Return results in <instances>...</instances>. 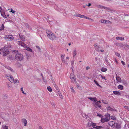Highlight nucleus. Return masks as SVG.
<instances>
[{
    "label": "nucleus",
    "mask_w": 129,
    "mask_h": 129,
    "mask_svg": "<svg viewBox=\"0 0 129 129\" xmlns=\"http://www.w3.org/2000/svg\"><path fill=\"white\" fill-rule=\"evenodd\" d=\"M113 93L116 95H120L121 93L120 92L117 91H113Z\"/></svg>",
    "instance_id": "nucleus-14"
},
{
    "label": "nucleus",
    "mask_w": 129,
    "mask_h": 129,
    "mask_svg": "<svg viewBox=\"0 0 129 129\" xmlns=\"http://www.w3.org/2000/svg\"><path fill=\"white\" fill-rule=\"evenodd\" d=\"M47 89L50 92H51L52 91V89L51 87L50 86L47 87Z\"/></svg>",
    "instance_id": "nucleus-30"
},
{
    "label": "nucleus",
    "mask_w": 129,
    "mask_h": 129,
    "mask_svg": "<svg viewBox=\"0 0 129 129\" xmlns=\"http://www.w3.org/2000/svg\"><path fill=\"white\" fill-rule=\"evenodd\" d=\"M101 78H102V79H105V77L103 76H101Z\"/></svg>",
    "instance_id": "nucleus-54"
},
{
    "label": "nucleus",
    "mask_w": 129,
    "mask_h": 129,
    "mask_svg": "<svg viewBox=\"0 0 129 129\" xmlns=\"http://www.w3.org/2000/svg\"><path fill=\"white\" fill-rule=\"evenodd\" d=\"M96 124L95 123H94L93 122H92V126L94 127H95V126H96Z\"/></svg>",
    "instance_id": "nucleus-43"
},
{
    "label": "nucleus",
    "mask_w": 129,
    "mask_h": 129,
    "mask_svg": "<svg viewBox=\"0 0 129 129\" xmlns=\"http://www.w3.org/2000/svg\"><path fill=\"white\" fill-rule=\"evenodd\" d=\"M94 81L95 83L98 86H100V85L99 84L98 82L97 81H96L95 80H94Z\"/></svg>",
    "instance_id": "nucleus-34"
},
{
    "label": "nucleus",
    "mask_w": 129,
    "mask_h": 129,
    "mask_svg": "<svg viewBox=\"0 0 129 129\" xmlns=\"http://www.w3.org/2000/svg\"><path fill=\"white\" fill-rule=\"evenodd\" d=\"M3 127L4 129H8V127L6 125H3Z\"/></svg>",
    "instance_id": "nucleus-38"
},
{
    "label": "nucleus",
    "mask_w": 129,
    "mask_h": 129,
    "mask_svg": "<svg viewBox=\"0 0 129 129\" xmlns=\"http://www.w3.org/2000/svg\"><path fill=\"white\" fill-rule=\"evenodd\" d=\"M51 31L49 30H46V33H47V36L48 37V36H49V34H50V32H51Z\"/></svg>",
    "instance_id": "nucleus-20"
},
{
    "label": "nucleus",
    "mask_w": 129,
    "mask_h": 129,
    "mask_svg": "<svg viewBox=\"0 0 129 129\" xmlns=\"http://www.w3.org/2000/svg\"><path fill=\"white\" fill-rule=\"evenodd\" d=\"M3 56H5L7 55L9 53V51H6L5 50H4L3 51Z\"/></svg>",
    "instance_id": "nucleus-15"
},
{
    "label": "nucleus",
    "mask_w": 129,
    "mask_h": 129,
    "mask_svg": "<svg viewBox=\"0 0 129 129\" xmlns=\"http://www.w3.org/2000/svg\"><path fill=\"white\" fill-rule=\"evenodd\" d=\"M100 46L98 45H96V47L95 48V50L99 52L100 51Z\"/></svg>",
    "instance_id": "nucleus-16"
},
{
    "label": "nucleus",
    "mask_w": 129,
    "mask_h": 129,
    "mask_svg": "<svg viewBox=\"0 0 129 129\" xmlns=\"http://www.w3.org/2000/svg\"><path fill=\"white\" fill-rule=\"evenodd\" d=\"M70 78L72 81H73L74 82H75L76 81V80L75 78V76L74 74L71 73L70 74Z\"/></svg>",
    "instance_id": "nucleus-6"
},
{
    "label": "nucleus",
    "mask_w": 129,
    "mask_h": 129,
    "mask_svg": "<svg viewBox=\"0 0 129 129\" xmlns=\"http://www.w3.org/2000/svg\"><path fill=\"white\" fill-rule=\"evenodd\" d=\"M90 69V68L88 66V67H86V70H88V69Z\"/></svg>",
    "instance_id": "nucleus-60"
},
{
    "label": "nucleus",
    "mask_w": 129,
    "mask_h": 129,
    "mask_svg": "<svg viewBox=\"0 0 129 129\" xmlns=\"http://www.w3.org/2000/svg\"><path fill=\"white\" fill-rule=\"evenodd\" d=\"M11 75H10L6 74L5 75V76L6 77V78L8 79H9L10 77H11Z\"/></svg>",
    "instance_id": "nucleus-23"
},
{
    "label": "nucleus",
    "mask_w": 129,
    "mask_h": 129,
    "mask_svg": "<svg viewBox=\"0 0 129 129\" xmlns=\"http://www.w3.org/2000/svg\"><path fill=\"white\" fill-rule=\"evenodd\" d=\"M53 84L54 85V86L55 87V88H56V89L57 90V85H56L55 83L54 82L53 83Z\"/></svg>",
    "instance_id": "nucleus-39"
},
{
    "label": "nucleus",
    "mask_w": 129,
    "mask_h": 129,
    "mask_svg": "<svg viewBox=\"0 0 129 129\" xmlns=\"http://www.w3.org/2000/svg\"><path fill=\"white\" fill-rule=\"evenodd\" d=\"M108 124L112 127L119 129L120 128V126L119 124L114 121H109L108 123Z\"/></svg>",
    "instance_id": "nucleus-1"
},
{
    "label": "nucleus",
    "mask_w": 129,
    "mask_h": 129,
    "mask_svg": "<svg viewBox=\"0 0 129 129\" xmlns=\"http://www.w3.org/2000/svg\"><path fill=\"white\" fill-rule=\"evenodd\" d=\"M13 83H14V84H16L18 83H19V82L17 79H15L14 80V81L13 82Z\"/></svg>",
    "instance_id": "nucleus-24"
},
{
    "label": "nucleus",
    "mask_w": 129,
    "mask_h": 129,
    "mask_svg": "<svg viewBox=\"0 0 129 129\" xmlns=\"http://www.w3.org/2000/svg\"><path fill=\"white\" fill-rule=\"evenodd\" d=\"M102 101L103 103L104 104H108V103L105 100H102Z\"/></svg>",
    "instance_id": "nucleus-37"
},
{
    "label": "nucleus",
    "mask_w": 129,
    "mask_h": 129,
    "mask_svg": "<svg viewBox=\"0 0 129 129\" xmlns=\"http://www.w3.org/2000/svg\"><path fill=\"white\" fill-rule=\"evenodd\" d=\"M116 39L117 40L119 39V40L121 41H122L124 40V38L123 37H117L116 38Z\"/></svg>",
    "instance_id": "nucleus-19"
},
{
    "label": "nucleus",
    "mask_w": 129,
    "mask_h": 129,
    "mask_svg": "<svg viewBox=\"0 0 129 129\" xmlns=\"http://www.w3.org/2000/svg\"><path fill=\"white\" fill-rule=\"evenodd\" d=\"M10 12H12L14 14L15 12L16 11H15L13 10L12 9H11Z\"/></svg>",
    "instance_id": "nucleus-46"
},
{
    "label": "nucleus",
    "mask_w": 129,
    "mask_h": 129,
    "mask_svg": "<svg viewBox=\"0 0 129 129\" xmlns=\"http://www.w3.org/2000/svg\"><path fill=\"white\" fill-rule=\"evenodd\" d=\"M12 57V55H9L7 56V59L8 60H11V59H13V58Z\"/></svg>",
    "instance_id": "nucleus-21"
},
{
    "label": "nucleus",
    "mask_w": 129,
    "mask_h": 129,
    "mask_svg": "<svg viewBox=\"0 0 129 129\" xmlns=\"http://www.w3.org/2000/svg\"><path fill=\"white\" fill-rule=\"evenodd\" d=\"M64 55H65V54H62L61 56V58H64Z\"/></svg>",
    "instance_id": "nucleus-45"
},
{
    "label": "nucleus",
    "mask_w": 129,
    "mask_h": 129,
    "mask_svg": "<svg viewBox=\"0 0 129 129\" xmlns=\"http://www.w3.org/2000/svg\"><path fill=\"white\" fill-rule=\"evenodd\" d=\"M61 60H62V62H63H63H65V60H64V58H61Z\"/></svg>",
    "instance_id": "nucleus-48"
},
{
    "label": "nucleus",
    "mask_w": 129,
    "mask_h": 129,
    "mask_svg": "<svg viewBox=\"0 0 129 129\" xmlns=\"http://www.w3.org/2000/svg\"><path fill=\"white\" fill-rule=\"evenodd\" d=\"M87 125L88 127L92 126V122H88L87 124Z\"/></svg>",
    "instance_id": "nucleus-32"
},
{
    "label": "nucleus",
    "mask_w": 129,
    "mask_h": 129,
    "mask_svg": "<svg viewBox=\"0 0 129 129\" xmlns=\"http://www.w3.org/2000/svg\"><path fill=\"white\" fill-rule=\"evenodd\" d=\"M7 87H8L9 88H10L11 87V85L10 84H7Z\"/></svg>",
    "instance_id": "nucleus-40"
},
{
    "label": "nucleus",
    "mask_w": 129,
    "mask_h": 129,
    "mask_svg": "<svg viewBox=\"0 0 129 129\" xmlns=\"http://www.w3.org/2000/svg\"><path fill=\"white\" fill-rule=\"evenodd\" d=\"M111 119L113 120H115L116 119V118L114 116H112L111 117Z\"/></svg>",
    "instance_id": "nucleus-41"
},
{
    "label": "nucleus",
    "mask_w": 129,
    "mask_h": 129,
    "mask_svg": "<svg viewBox=\"0 0 129 129\" xmlns=\"http://www.w3.org/2000/svg\"><path fill=\"white\" fill-rule=\"evenodd\" d=\"M91 5V4H90V3H88V5H87V6H88V7H89Z\"/></svg>",
    "instance_id": "nucleus-57"
},
{
    "label": "nucleus",
    "mask_w": 129,
    "mask_h": 129,
    "mask_svg": "<svg viewBox=\"0 0 129 129\" xmlns=\"http://www.w3.org/2000/svg\"><path fill=\"white\" fill-rule=\"evenodd\" d=\"M19 44L21 46L24 47L25 48H27L26 45L24 43H23L22 41H19Z\"/></svg>",
    "instance_id": "nucleus-8"
},
{
    "label": "nucleus",
    "mask_w": 129,
    "mask_h": 129,
    "mask_svg": "<svg viewBox=\"0 0 129 129\" xmlns=\"http://www.w3.org/2000/svg\"><path fill=\"white\" fill-rule=\"evenodd\" d=\"M110 119V115L108 113H107L106 115L104 117L102 118L101 121L102 122H105L108 121Z\"/></svg>",
    "instance_id": "nucleus-2"
},
{
    "label": "nucleus",
    "mask_w": 129,
    "mask_h": 129,
    "mask_svg": "<svg viewBox=\"0 0 129 129\" xmlns=\"http://www.w3.org/2000/svg\"><path fill=\"white\" fill-rule=\"evenodd\" d=\"M124 108L127 109L128 110L129 109V107L128 106H124Z\"/></svg>",
    "instance_id": "nucleus-44"
},
{
    "label": "nucleus",
    "mask_w": 129,
    "mask_h": 129,
    "mask_svg": "<svg viewBox=\"0 0 129 129\" xmlns=\"http://www.w3.org/2000/svg\"><path fill=\"white\" fill-rule=\"evenodd\" d=\"M4 39L6 41H12L14 39V37L12 35H8L6 36Z\"/></svg>",
    "instance_id": "nucleus-4"
},
{
    "label": "nucleus",
    "mask_w": 129,
    "mask_h": 129,
    "mask_svg": "<svg viewBox=\"0 0 129 129\" xmlns=\"http://www.w3.org/2000/svg\"><path fill=\"white\" fill-rule=\"evenodd\" d=\"M5 99L7 98V95H6V94L5 95Z\"/></svg>",
    "instance_id": "nucleus-64"
},
{
    "label": "nucleus",
    "mask_w": 129,
    "mask_h": 129,
    "mask_svg": "<svg viewBox=\"0 0 129 129\" xmlns=\"http://www.w3.org/2000/svg\"><path fill=\"white\" fill-rule=\"evenodd\" d=\"M100 51L102 52H104V50H100Z\"/></svg>",
    "instance_id": "nucleus-56"
},
{
    "label": "nucleus",
    "mask_w": 129,
    "mask_h": 129,
    "mask_svg": "<svg viewBox=\"0 0 129 129\" xmlns=\"http://www.w3.org/2000/svg\"><path fill=\"white\" fill-rule=\"evenodd\" d=\"M76 16L79 17H80L81 18H87V17H86L84 15H82L80 14H78L76 15Z\"/></svg>",
    "instance_id": "nucleus-10"
},
{
    "label": "nucleus",
    "mask_w": 129,
    "mask_h": 129,
    "mask_svg": "<svg viewBox=\"0 0 129 129\" xmlns=\"http://www.w3.org/2000/svg\"><path fill=\"white\" fill-rule=\"evenodd\" d=\"M122 83H123V84L125 85H126L127 84V82L124 80L122 81Z\"/></svg>",
    "instance_id": "nucleus-33"
},
{
    "label": "nucleus",
    "mask_w": 129,
    "mask_h": 129,
    "mask_svg": "<svg viewBox=\"0 0 129 129\" xmlns=\"http://www.w3.org/2000/svg\"><path fill=\"white\" fill-rule=\"evenodd\" d=\"M115 54L118 57H119L120 58H121V57L120 56V55L119 53L115 52Z\"/></svg>",
    "instance_id": "nucleus-27"
},
{
    "label": "nucleus",
    "mask_w": 129,
    "mask_h": 129,
    "mask_svg": "<svg viewBox=\"0 0 129 129\" xmlns=\"http://www.w3.org/2000/svg\"><path fill=\"white\" fill-rule=\"evenodd\" d=\"M116 80L117 81V83H120L121 82V79L120 77L118 76L116 77Z\"/></svg>",
    "instance_id": "nucleus-11"
},
{
    "label": "nucleus",
    "mask_w": 129,
    "mask_h": 129,
    "mask_svg": "<svg viewBox=\"0 0 129 129\" xmlns=\"http://www.w3.org/2000/svg\"><path fill=\"white\" fill-rule=\"evenodd\" d=\"M36 47L37 48H38L39 50H40V48L39 46H36Z\"/></svg>",
    "instance_id": "nucleus-58"
},
{
    "label": "nucleus",
    "mask_w": 129,
    "mask_h": 129,
    "mask_svg": "<svg viewBox=\"0 0 129 129\" xmlns=\"http://www.w3.org/2000/svg\"><path fill=\"white\" fill-rule=\"evenodd\" d=\"M20 38L22 41H24V38H23L22 37H20Z\"/></svg>",
    "instance_id": "nucleus-61"
},
{
    "label": "nucleus",
    "mask_w": 129,
    "mask_h": 129,
    "mask_svg": "<svg viewBox=\"0 0 129 129\" xmlns=\"http://www.w3.org/2000/svg\"><path fill=\"white\" fill-rule=\"evenodd\" d=\"M107 70V69L105 68H103L102 69L101 71L103 72H105Z\"/></svg>",
    "instance_id": "nucleus-29"
},
{
    "label": "nucleus",
    "mask_w": 129,
    "mask_h": 129,
    "mask_svg": "<svg viewBox=\"0 0 129 129\" xmlns=\"http://www.w3.org/2000/svg\"><path fill=\"white\" fill-rule=\"evenodd\" d=\"M107 109L108 110L111 111H113L114 110L113 109V108H111L110 106L108 107Z\"/></svg>",
    "instance_id": "nucleus-36"
},
{
    "label": "nucleus",
    "mask_w": 129,
    "mask_h": 129,
    "mask_svg": "<svg viewBox=\"0 0 129 129\" xmlns=\"http://www.w3.org/2000/svg\"><path fill=\"white\" fill-rule=\"evenodd\" d=\"M118 89L120 90H122L123 89V86L122 85H119L118 86Z\"/></svg>",
    "instance_id": "nucleus-22"
},
{
    "label": "nucleus",
    "mask_w": 129,
    "mask_h": 129,
    "mask_svg": "<svg viewBox=\"0 0 129 129\" xmlns=\"http://www.w3.org/2000/svg\"><path fill=\"white\" fill-rule=\"evenodd\" d=\"M121 63L123 65H125V63L122 60L121 61Z\"/></svg>",
    "instance_id": "nucleus-51"
},
{
    "label": "nucleus",
    "mask_w": 129,
    "mask_h": 129,
    "mask_svg": "<svg viewBox=\"0 0 129 129\" xmlns=\"http://www.w3.org/2000/svg\"><path fill=\"white\" fill-rule=\"evenodd\" d=\"M15 57L16 60L19 61L22 60L24 58L23 55L19 53H17L15 55Z\"/></svg>",
    "instance_id": "nucleus-3"
},
{
    "label": "nucleus",
    "mask_w": 129,
    "mask_h": 129,
    "mask_svg": "<svg viewBox=\"0 0 129 129\" xmlns=\"http://www.w3.org/2000/svg\"><path fill=\"white\" fill-rule=\"evenodd\" d=\"M108 21V20H104L103 19H102L101 20V23H106Z\"/></svg>",
    "instance_id": "nucleus-26"
},
{
    "label": "nucleus",
    "mask_w": 129,
    "mask_h": 129,
    "mask_svg": "<svg viewBox=\"0 0 129 129\" xmlns=\"http://www.w3.org/2000/svg\"><path fill=\"white\" fill-rule=\"evenodd\" d=\"M88 99L91 101H93L95 102V101H96L97 100L95 98H92L91 97H89Z\"/></svg>",
    "instance_id": "nucleus-13"
},
{
    "label": "nucleus",
    "mask_w": 129,
    "mask_h": 129,
    "mask_svg": "<svg viewBox=\"0 0 129 129\" xmlns=\"http://www.w3.org/2000/svg\"><path fill=\"white\" fill-rule=\"evenodd\" d=\"M100 7L102 8H103L104 9H105L106 8V7H104V6H100Z\"/></svg>",
    "instance_id": "nucleus-55"
},
{
    "label": "nucleus",
    "mask_w": 129,
    "mask_h": 129,
    "mask_svg": "<svg viewBox=\"0 0 129 129\" xmlns=\"http://www.w3.org/2000/svg\"><path fill=\"white\" fill-rule=\"evenodd\" d=\"M74 61H71V64L72 65V66H73V64H74Z\"/></svg>",
    "instance_id": "nucleus-53"
},
{
    "label": "nucleus",
    "mask_w": 129,
    "mask_h": 129,
    "mask_svg": "<svg viewBox=\"0 0 129 129\" xmlns=\"http://www.w3.org/2000/svg\"><path fill=\"white\" fill-rule=\"evenodd\" d=\"M73 66H72V67H71V69L72 70V71H73Z\"/></svg>",
    "instance_id": "nucleus-63"
},
{
    "label": "nucleus",
    "mask_w": 129,
    "mask_h": 129,
    "mask_svg": "<svg viewBox=\"0 0 129 129\" xmlns=\"http://www.w3.org/2000/svg\"><path fill=\"white\" fill-rule=\"evenodd\" d=\"M126 97L127 98L129 99V95H126Z\"/></svg>",
    "instance_id": "nucleus-59"
},
{
    "label": "nucleus",
    "mask_w": 129,
    "mask_h": 129,
    "mask_svg": "<svg viewBox=\"0 0 129 129\" xmlns=\"http://www.w3.org/2000/svg\"><path fill=\"white\" fill-rule=\"evenodd\" d=\"M93 128H96V129H100L102 128H103L102 126H97L95 127H94Z\"/></svg>",
    "instance_id": "nucleus-28"
},
{
    "label": "nucleus",
    "mask_w": 129,
    "mask_h": 129,
    "mask_svg": "<svg viewBox=\"0 0 129 129\" xmlns=\"http://www.w3.org/2000/svg\"><path fill=\"white\" fill-rule=\"evenodd\" d=\"M26 49V50L28 51H30V52H31L32 53H34V51H33L32 50L30 49V48H29V47H27V48H25Z\"/></svg>",
    "instance_id": "nucleus-17"
},
{
    "label": "nucleus",
    "mask_w": 129,
    "mask_h": 129,
    "mask_svg": "<svg viewBox=\"0 0 129 129\" xmlns=\"http://www.w3.org/2000/svg\"><path fill=\"white\" fill-rule=\"evenodd\" d=\"M77 87L79 89H81V87L78 84L77 85Z\"/></svg>",
    "instance_id": "nucleus-47"
},
{
    "label": "nucleus",
    "mask_w": 129,
    "mask_h": 129,
    "mask_svg": "<svg viewBox=\"0 0 129 129\" xmlns=\"http://www.w3.org/2000/svg\"><path fill=\"white\" fill-rule=\"evenodd\" d=\"M49 38L52 40H54L56 39V37L55 36V35L53 33L50 37H49Z\"/></svg>",
    "instance_id": "nucleus-7"
},
{
    "label": "nucleus",
    "mask_w": 129,
    "mask_h": 129,
    "mask_svg": "<svg viewBox=\"0 0 129 129\" xmlns=\"http://www.w3.org/2000/svg\"><path fill=\"white\" fill-rule=\"evenodd\" d=\"M76 55V49H74L73 50V57H75Z\"/></svg>",
    "instance_id": "nucleus-25"
},
{
    "label": "nucleus",
    "mask_w": 129,
    "mask_h": 129,
    "mask_svg": "<svg viewBox=\"0 0 129 129\" xmlns=\"http://www.w3.org/2000/svg\"><path fill=\"white\" fill-rule=\"evenodd\" d=\"M101 102L100 101H95L94 102V106L96 108L99 107L100 109L101 108V106L100 104Z\"/></svg>",
    "instance_id": "nucleus-5"
},
{
    "label": "nucleus",
    "mask_w": 129,
    "mask_h": 129,
    "mask_svg": "<svg viewBox=\"0 0 129 129\" xmlns=\"http://www.w3.org/2000/svg\"><path fill=\"white\" fill-rule=\"evenodd\" d=\"M9 80L11 83H13V82L14 81V78L12 76L10 77Z\"/></svg>",
    "instance_id": "nucleus-18"
},
{
    "label": "nucleus",
    "mask_w": 129,
    "mask_h": 129,
    "mask_svg": "<svg viewBox=\"0 0 129 129\" xmlns=\"http://www.w3.org/2000/svg\"><path fill=\"white\" fill-rule=\"evenodd\" d=\"M39 129H43L42 126H40L39 127Z\"/></svg>",
    "instance_id": "nucleus-62"
},
{
    "label": "nucleus",
    "mask_w": 129,
    "mask_h": 129,
    "mask_svg": "<svg viewBox=\"0 0 129 129\" xmlns=\"http://www.w3.org/2000/svg\"><path fill=\"white\" fill-rule=\"evenodd\" d=\"M97 116L100 117L101 118L103 117V116L100 113H97Z\"/></svg>",
    "instance_id": "nucleus-35"
},
{
    "label": "nucleus",
    "mask_w": 129,
    "mask_h": 129,
    "mask_svg": "<svg viewBox=\"0 0 129 129\" xmlns=\"http://www.w3.org/2000/svg\"><path fill=\"white\" fill-rule=\"evenodd\" d=\"M105 61H106V62L107 63H108V61L107 60V58L106 57H105Z\"/></svg>",
    "instance_id": "nucleus-52"
},
{
    "label": "nucleus",
    "mask_w": 129,
    "mask_h": 129,
    "mask_svg": "<svg viewBox=\"0 0 129 129\" xmlns=\"http://www.w3.org/2000/svg\"><path fill=\"white\" fill-rule=\"evenodd\" d=\"M50 34H49V36H48V37L49 38V37L50 36L52 35V34H53V33L52 32H50Z\"/></svg>",
    "instance_id": "nucleus-50"
},
{
    "label": "nucleus",
    "mask_w": 129,
    "mask_h": 129,
    "mask_svg": "<svg viewBox=\"0 0 129 129\" xmlns=\"http://www.w3.org/2000/svg\"><path fill=\"white\" fill-rule=\"evenodd\" d=\"M21 91H22V92L23 93V94H26V93H25L24 92V91H23V87H21Z\"/></svg>",
    "instance_id": "nucleus-42"
},
{
    "label": "nucleus",
    "mask_w": 129,
    "mask_h": 129,
    "mask_svg": "<svg viewBox=\"0 0 129 129\" xmlns=\"http://www.w3.org/2000/svg\"><path fill=\"white\" fill-rule=\"evenodd\" d=\"M22 122L24 124V125L25 126H26L27 125V120L25 119H22Z\"/></svg>",
    "instance_id": "nucleus-12"
},
{
    "label": "nucleus",
    "mask_w": 129,
    "mask_h": 129,
    "mask_svg": "<svg viewBox=\"0 0 129 129\" xmlns=\"http://www.w3.org/2000/svg\"><path fill=\"white\" fill-rule=\"evenodd\" d=\"M6 68L7 69H8L10 71H12V72L13 71V70L12 69H11V68L9 67V66L7 67H6Z\"/></svg>",
    "instance_id": "nucleus-31"
},
{
    "label": "nucleus",
    "mask_w": 129,
    "mask_h": 129,
    "mask_svg": "<svg viewBox=\"0 0 129 129\" xmlns=\"http://www.w3.org/2000/svg\"><path fill=\"white\" fill-rule=\"evenodd\" d=\"M0 12L1 15L3 17L5 18H6L7 17L6 15H5V12L3 10H1Z\"/></svg>",
    "instance_id": "nucleus-9"
},
{
    "label": "nucleus",
    "mask_w": 129,
    "mask_h": 129,
    "mask_svg": "<svg viewBox=\"0 0 129 129\" xmlns=\"http://www.w3.org/2000/svg\"><path fill=\"white\" fill-rule=\"evenodd\" d=\"M71 89V91H72L74 92V89L72 87H70Z\"/></svg>",
    "instance_id": "nucleus-49"
}]
</instances>
